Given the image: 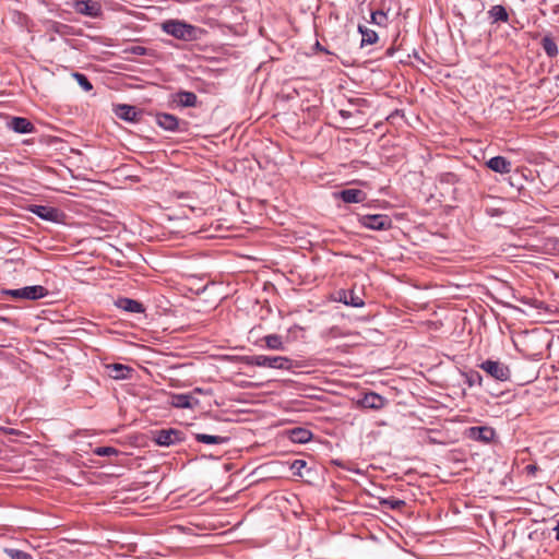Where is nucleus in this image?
<instances>
[{
    "label": "nucleus",
    "mask_w": 559,
    "mask_h": 559,
    "mask_svg": "<svg viewBox=\"0 0 559 559\" xmlns=\"http://www.w3.org/2000/svg\"><path fill=\"white\" fill-rule=\"evenodd\" d=\"M114 112L119 119L128 122H138L142 116V111L135 106L127 104H118L114 106Z\"/></svg>",
    "instance_id": "nucleus-9"
},
{
    "label": "nucleus",
    "mask_w": 559,
    "mask_h": 559,
    "mask_svg": "<svg viewBox=\"0 0 559 559\" xmlns=\"http://www.w3.org/2000/svg\"><path fill=\"white\" fill-rule=\"evenodd\" d=\"M488 17L491 24L497 23H508L509 22V13L506 7L501 4L492 5L488 11Z\"/></svg>",
    "instance_id": "nucleus-20"
},
{
    "label": "nucleus",
    "mask_w": 559,
    "mask_h": 559,
    "mask_svg": "<svg viewBox=\"0 0 559 559\" xmlns=\"http://www.w3.org/2000/svg\"><path fill=\"white\" fill-rule=\"evenodd\" d=\"M479 368L498 381H508L511 378L510 368L498 360L487 359L479 365Z\"/></svg>",
    "instance_id": "nucleus-5"
},
{
    "label": "nucleus",
    "mask_w": 559,
    "mask_h": 559,
    "mask_svg": "<svg viewBox=\"0 0 559 559\" xmlns=\"http://www.w3.org/2000/svg\"><path fill=\"white\" fill-rule=\"evenodd\" d=\"M238 360L247 366L265 367L281 370H290L293 368V360L285 356L246 355L238 357Z\"/></svg>",
    "instance_id": "nucleus-1"
},
{
    "label": "nucleus",
    "mask_w": 559,
    "mask_h": 559,
    "mask_svg": "<svg viewBox=\"0 0 559 559\" xmlns=\"http://www.w3.org/2000/svg\"><path fill=\"white\" fill-rule=\"evenodd\" d=\"M27 211L51 223H62L66 218V214L53 206L31 204L27 206Z\"/></svg>",
    "instance_id": "nucleus-6"
},
{
    "label": "nucleus",
    "mask_w": 559,
    "mask_h": 559,
    "mask_svg": "<svg viewBox=\"0 0 559 559\" xmlns=\"http://www.w3.org/2000/svg\"><path fill=\"white\" fill-rule=\"evenodd\" d=\"M336 294V300L343 302L346 306L354 308H361L365 306L364 299L358 296L354 289H340Z\"/></svg>",
    "instance_id": "nucleus-11"
},
{
    "label": "nucleus",
    "mask_w": 559,
    "mask_h": 559,
    "mask_svg": "<svg viewBox=\"0 0 559 559\" xmlns=\"http://www.w3.org/2000/svg\"><path fill=\"white\" fill-rule=\"evenodd\" d=\"M156 123L166 131L176 132L179 130V119L171 114L158 112Z\"/></svg>",
    "instance_id": "nucleus-15"
},
{
    "label": "nucleus",
    "mask_w": 559,
    "mask_h": 559,
    "mask_svg": "<svg viewBox=\"0 0 559 559\" xmlns=\"http://www.w3.org/2000/svg\"><path fill=\"white\" fill-rule=\"evenodd\" d=\"M94 453L99 456H110L118 454V450L112 447H98L95 449Z\"/></svg>",
    "instance_id": "nucleus-33"
},
{
    "label": "nucleus",
    "mask_w": 559,
    "mask_h": 559,
    "mask_svg": "<svg viewBox=\"0 0 559 559\" xmlns=\"http://www.w3.org/2000/svg\"><path fill=\"white\" fill-rule=\"evenodd\" d=\"M440 181L449 185L457 182V176L453 173H444L440 175Z\"/></svg>",
    "instance_id": "nucleus-34"
},
{
    "label": "nucleus",
    "mask_w": 559,
    "mask_h": 559,
    "mask_svg": "<svg viewBox=\"0 0 559 559\" xmlns=\"http://www.w3.org/2000/svg\"><path fill=\"white\" fill-rule=\"evenodd\" d=\"M487 167L498 174L504 175L511 171V162L503 156H495L486 162Z\"/></svg>",
    "instance_id": "nucleus-16"
},
{
    "label": "nucleus",
    "mask_w": 559,
    "mask_h": 559,
    "mask_svg": "<svg viewBox=\"0 0 559 559\" xmlns=\"http://www.w3.org/2000/svg\"><path fill=\"white\" fill-rule=\"evenodd\" d=\"M358 31L361 34V47L365 45H373L378 41V34L373 29H370L364 25H359Z\"/></svg>",
    "instance_id": "nucleus-26"
},
{
    "label": "nucleus",
    "mask_w": 559,
    "mask_h": 559,
    "mask_svg": "<svg viewBox=\"0 0 559 559\" xmlns=\"http://www.w3.org/2000/svg\"><path fill=\"white\" fill-rule=\"evenodd\" d=\"M115 305L117 308L130 313H143L145 311L142 302L127 297L118 298Z\"/></svg>",
    "instance_id": "nucleus-13"
},
{
    "label": "nucleus",
    "mask_w": 559,
    "mask_h": 559,
    "mask_svg": "<svg viewBox=\"0 0 559 559\" xmlns=\"http://www.w3.org/2000/svg\"><path fill=\"white\" fill-rule=\"evenodd\" d=\"M2 293L13 299L38 300L46 297L49 292L41 285L25 286L16 289H4Z\"/></svg>",
    "instance_id": "nucleus-3"
},
{
    "label": "nucleus",
    "mask_w": 559,
    "mask_h": 559,
    "mask_svg": "<svg viewBox=\"0 0 559 559\" xmlns=\"http://www.w3.org/2000/svg\"><path fill=\"white\" fill-rule=\"evenodd\" d=\"M72 7L76 13L88 17L96 19L103 14L102 4L96 0H75Z\"/></svg>",
    "instance_id": "nucleus-8"
},
{
    "label": "nucleus",
    "mask_w": 559,
    "mask_h": 559,
    "mask_svg": "<svg viewBox=\"0 0 559 559\" xmlns=\"http://www.w3.org/2000/svg\"><path fill=\"white\" fill-rule=\"evenodd\" d=\"M371 23L378 26H385L388 23V15L382 10L371 12Z\"/></svg>",
    "instance_id": "nucleus-31"
},
{
    "label": "nucleus",
    "mask_w": 559,
    "mask_h": 559,
    "mask_svg": "<svg viewBox=\"0 0 559 559\" xmlns=\"http://www.w3.org/2000/svg\"><path fill=\"white\" fill-rule=\"evenodd\" d=\"M195 440L201 443L205 444H225L229 442V437L226 436H214V435H206V433H197Z\"/></svg>",
    "instance_id": "nucleus-24"
},
{
    "label": "nucleus",
    "mask_w": 559,
    "mask_h": 559,
    "mask_svg": "<svg viewBox=\"0 0 559 559\" xmlns=\"http://www.w3.org/2000/svg\"><path fill=\"white\" fill-rule=\"evenodd\" d=\"M465 378L466 384L472 388L474 385H481L483 384V377L481 374L476 370H469L462 373Z\"/></svg>",
    "instance_id": "nucleus-27"
},
{
    "label": "nucleus",
    "mask_w": 559,
    "mask_h": 559,
    "mask_svg": "<svg viewBox=\"0 0 559 559\" xmlns=\"http://www.w3.org/2000/svg\"><path fill=\"white\" fill-rule=\"evenodd\" d=\"M72 76L85 92H90L93 90V85L85 74L80 73V72H74V73H72Z\"/></svg>",
    "instance_id": "nucleus-30"
},
{
    "label": "nucleus",
    "mask_w": 559,
    "mask_h": 559,
    "mask_svg": "<svg viewBox=\"0 0 559 559\" xmlns=\"http://www.w3.org/2000/svg\"><path fill=\"white\" fill-rule=\"evenodd\" d=\"M539 46L543 48L548 58L554 59L558 56L559 49L558 44L550 33L542 36Z\"/></svg>",
    "instance_id": "nucleus-18"
},
{
    "label": "nucleus",
    "mask_w": 559,
    "mask_h": 559,
    "mask_svg": "<svg viewBox=\"0 0 559 559\" xmlns=\"http://www.w3.org/2000/svg\"><path fill=\"white\" fill-rule=\"evenodd\" d=\"M359 403L364 408L378 411L384 407L386 400L378 393L368 392L362 396Z\"/></svg>",
    "instance_id": "nucleus-14"
},
{
    "label": "nucleus",
    "mask_w": 559,
    "mask_h": 559,
    "mask_svg": "<svg viewBox=\"0 0 559 559\" xmlns=\"http://www.w3.org/2000/svg\"><path fill=\"white\" fill-rule=\"evenodd\" d=\"M3 551L10 559H33L31 554L16 548H4Z\"/></svg>",
    "instance_id": "nucleus-29"
},
{
    "label": "nucleus",
    "mask_w": 559,
    "mask_h": 559,
    "mask_svg": "<svg viewBox=\"0 0 559 559\" xmlns=\"http://www.w3.org/2000/svg\"><path fill=\"white\" fill-rule=\"evenodd\" d=\"M526 471L528 474H535L538 471V467L536 465L530 464L526 466Z\"/></svg>",
    "instance_id": "nucleus-36"
},
{
    "label": "nucleus",
    "mask_w": 559,
    "mask_h": 559,
    "mask_svg": "<svg viewBox=\"0 0 559 559\" xmlns=\"http://www.w3.org/2000/svg\"><path fill=\"white\" fill-rule=\"evenodd\" d=\"M64 27H67V25L61 24V23H56L55 26H53V29L57 33H61V28H64Z\"/></svg>",
    "instance_id": "nucleus-37"
},
{
    "label": "nucleus",
    "mask_w": 559,
    "mask_h": 559,
    "mask_svg": "<svg viewBox=\"0 0 559 559\" xmlns=\"http://www.w3.org/2000/svg\"><path fill=\"white\" fill-rule=\"evenodd\" d=\"M9 127L16 133H33L35 131V126L26 118L23 117H13Z\"/></svg>",
    "instance_id": "nucleus-19"
},
{
    "label": "nucleus",
    "mask_w": 559,
    "mask_h": 559,
    "mask_svg": "<svg viewBox=\"0 0 559 559\" xmlns=\"http://www.w3.org/2000/svg\"><path fill=\"white\" fill-rule=\"evenodd\" d=\"M307 466V462L304 460H295L290 464V469L293 471V474L296 476H302L301 471Z\"/></svg>",
    "instance_id": "nucleus-32"
},
{
    "label": "nucleus",
    "mask_w": 559,
    "mask_h": 559,
    "mask_svg": "<svg viewBox=\"0 0 559 559\" xmlns=\"http://www.w3.org/2000/svg\"><path fill=\"white\" fill-rule=\"evenodd\" d=\"M340 195L345 203H360L366 200V193L360 189H345Z\"/></svg>",
    "instance_id": "nucleus-22"
},
{
    "label": "nucleus",
    "mask_w": 559,
    "mask_h": 559,
    "mask_svg": "<svg viewBox=\"0 0 559 559\" xmlns=\"http://www.w3.org/2000/svg\"><path fill=\"white\" fill-rule=\"evenodd\" d=\"M289 439L294 443H307L312 438V432L306 428L296 427L289 430Z\"/></svg>",
    "instance_id": "nucleus-23"
},
{
    "label": "nucleus",
    "mask_w": 559,
    "mask_h": 559,
    "mask_svg": "<svg viewBox=\"0 0 559 559\" xmlns=\"http://www.w3.org/2000/svg\"><path fill=\"white\" fill-rule=\"evenodd\" d=\"M132 52L135 55H144L145 48L141 46H135L132 48Z\"/></svg>",
    "instance_id": "nucleus-35"
},
{
    "label": "nucleus",
    "mask_w": 559,
    "mask_h": 559,
    "mask_svg": "<svg viewBox=\"0 0 559 559\" xmlns=\"http://www.w3.org/2000/svg\"><path fill=\"white\" fill-rule=\"evenodd\" d=\"M316 46H317V48H318V49L323 50V48L320 46V44H319V43H317V45H316Z\"/></svg>",
    "instance_id": "nucleus-40"
},
{
    "label": "nucleus",
    "mask_w": 559,
    "mask_h": 559,
    "mask_svg": "<svg viewBox=\"0 0 559 559\" xmlns=\"http://www.w3.org/2000/svg\"><path fill=\"white\" fill-rule=\"evenodd\" d=\"M160 27L163 32L180 40L190 41L198 38V27L181 20H166Z\"/></svg>",
    "instance_id": "nucleus-2"
},
{
    "label": "nucleus",
    "mask_w": 559,
    "mask_h": 559,
    "mask_svg": "<svg viewBox=\"0 0 559 559\" xmlns=\"http://www.w3.org/2000/svg\"><path fill=\"white\" fill-rule=\"evenodd\" d=\"M185 440V433L181 430L169 428L155 431L154 441L162 447H170Z\"/></svg>",
    "instance_id": "nucleus-7"
},
{
    "label": "nucleus",
    "mask_w": 559,
    "mask_h": 559,
    "mask_svg": "<svg viewBox=\"0 0 559 559\" xmlns=\"http://www.w3.org/2000/svg\"><path fill=\"white\" fill-rule=\"evenodd\" d=\"M555 531H556V539L559 540V521H558L557 526L555 527Z\"/></svg>",
    "instance_id": "nucleus-38"
},
{
    "label": "nucleus",
    "mask_w": 559,
    "mask_h": 559,
    "mask_svg": "<svg viewBox=\"0 0 559 559\" xmlns=\"http://www.w3.org/2000/svg\"><path fill=\"white\" fill-rule=\"evenodd\" d=\"M262 341L265 343V347L271 350H284L285 344L283 342V337L278 334H269L265 335Z\"/></svg>",
    "instance_id": "nucleus-25"
},
{
    "label": "nucleus",
    "mask_w": 559,
    "mask_h": 559,
    "mask_svg": "<svg viewBox=\"0 0 559 559\" xmlns=\"http://www.w3.org/2000/svg\"><path fill=\"white\" fill-rule=\"evenodd\" d=\"M358 222L361 226L372 230H388L392 227V219L385 214L358 215Z\"/></svg>",
    "instance_id": "nucleus-4"
},
{
    "label": "nucleus",
    "mask_w": 559,
    "mask_h": 559,
    "mask_svg": "<svg viewBox=\"0 0 559 559\" xmlns=\"http://www.w3.org/2000/svg\"><path fill=\"white\" fill-rule=\"evenodd\" d=\"M5 432H8V433H15L14 429H8V430H5Z\"/></svg>",
    "instance_id": "nucleus-39"
},
{
    "label": "nucleus",
    "mask_w": 559,
    "mask_h": 559,
    "mask_svg": "<svg viewBox=\"0 0 559 559\" xmlns=\"http://www.w3.org/2000/svg\"><path fill=\"white\" fill-rule=\"evenodd\" d=\"M169 404L176 408H193L199 404V400L192 394H171L169 396Z\"/></svg>",
    "instance_id": "nucleus-12"
},
{
    "label": "nucleus",
    "mask_w": 559,
    "mask_h": 559,
    "mask_svg": "<svg viewBox=\"0 0 559 559\" xmlns=\"http://www.w3.org/2000/svg\"><path fill=\"white\" fill-rule=\"evenodd\" d=\"M496 436L495 429L488 426H474L468 428L467 437L483 443H489Z\"/></svg>",
    "instance_id": "nucleus-10"
},
{
    "label": "nucleus",
    "mask_w": 559,
    "mask_h": 559,
    "mask_svg": "<svg viewBox=\"0 0 559 559\" xmlns=\"http://www.w3.org/2000/svg\"><path fill=\"white\" fill-rule=\"evenodd\" d=\"M175 102L181 107H195L198 97L193 92L179 91L175 96Z\"/></svg>",
    "instance_id": "nucleus-21"
},
{
    "label": "nucleus",
    "mask_w": 559,
    "mask_h": 559,
    "mask_svg": "<svg viewBox=\"0 0 559 559\" xmlns=\"http://www.w3.org/2000/svg\"><path fill=\"white\" fill-rule=\"evenodd\" d=\"M106 369L108 371V376L115 380L129 379L133 372L131 367L122 364L107 365Z\"/></svg>",
    "instance_id": "nucleus-17"
},
{
    "label": "nucleus",
    "mask_w": 559,
    "mask_h": 559,
    "mask_svg": "<svg viewBox=\"0 0 559 559\" xmlns=\"http://www.w3.org/2000/svg\"><path fill=\"white\" fill-rule=\"evenodd\" d=\"M380 504L390 510H401L405 507V501L395 498H385L380 500Z\"/></svg>",
    "instance_id": "nucleus-28"
}]
</instances>
